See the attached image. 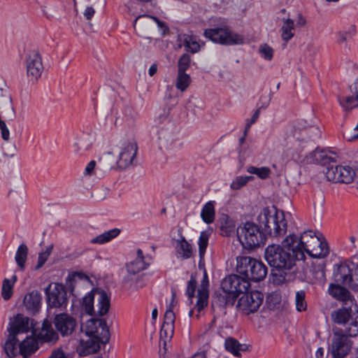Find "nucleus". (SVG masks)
Returning <instances> with one entry per match:
<instances>
[{
  "label": "nucleus",
  "mask_w": 358,
  "mask_h": 358,
  "mask_svg": "<svg viewBox=\"0 0 358 358\" xmlns=\"http://www.w3.org/2000/svg\"><path fill=\"white\" fill-rule=\"evenodd\" d=\"M298 237L294 234L287 236L282 245H270L264 252V257L273 271H278L280 275L294 273L296 271V262L305 257L301 248L296 243Z\"/></svg>",
  "instance_id": "1"
},
{
  "label": "nucleus",
  "mask_w": 358,
  "mask_h": 358,
  "mask_svg": "<svg viewBox=\"0 0 358 358\" xmlns=\"http://www.w3.org/2000/svg\"><path fill=\"white\" fill-rule=\"evenodd\" d=\"M296 245L313 258H324L329 253L328 243L323 235L311 230L303 231Z\"/></svg>",
  "instance_id": "2"
},
{
  "label": "nucleus",
  "mask_w": 358,
  "mask_h": 358,
  "mask_svg": "<svg viewBox=\"0 0 358 358\" xmlns=\"http://www.w3.org/2000/svg\"><path fill=\"white\" fill-rule=\"evenodd\" d=\"M258 221L266 236L277 237L286 233L287 222L282 211L275 209L274 212H271L264 208L259 215Z\"/></svg>",
  "instance_id": "3"
},
{
  "label": "nucleus",
  "mask_w": 358,
  "mask_h": 358,
  "mask_svg": "<svg viewBox=\"0 0 358 358\" xmlns=\"http://www.w3.org/2000/svg\"><path fill=\"white\" fill-rule=\"evenodd\" d=\"M236 271L244 279L259 282L267 274V267L261 261L248 256H239L236 258Z\"/></svg>",
  "instance_id": "4"
},
{
  "label": "nucleus",
  "mask_w": 358,
  "mask_h": 358,
  "mask_svg": "<svg viewBox=\"0 0 358 358\" xmlns=\"http://www.w3.org/2000/svg\"><path fill=\"white\" fill-rule=\"evenodd\" d=\"M357 306L343 305L331 313L332 321L338 324H343V330L350 336L358 335V315H355L354 310H356Z\"/></svg>",
  "instance_id": "5"
},
{
  "label": "nucleus",
  "mask_w": 358,
  "mask_h": 358,
  "mask_svg": "<svg viewBox=\"0 0 358 358\" xmlns=\"http://www.w3.org/2000/svg\"><path fill=\"white\" fill-rule=\"evenodd\" d=\"M237 236L245 248L252 249L264 244L266 235L263 229L253 222H247L237 229Z\"/></svg>",
  "instance_id": "6"
},
{
  "label": "nucleus",
  "mask_w": 358,
  "mask_h": 358,
  "mask_svg": "<svg viewBox=\"0 0 358 358\" xmlns=\"http://www.w3.org/2000/svg\"><path fill=\"white\" fill-rule=\"evenodd\" d=\"M204 36L214 43L222 45H241L245 42V37L227 28H214L206 29Z\"/></svg>",
  "instance_id": "7"
},
{
  "label": "nucleus",
  "mask_w": 358,
  "mask_h": 358,
  "mask_svg": "<svg viewBox=\"0 0 358 358\" xmlns=\"http://www.w3.org/2000/svg\"><path fill=\"white\" fill-rule=\"evenodd\" d=\"M47 304L50 308H65L68 304L67 292L62 283L49 285L45 289Z\"/></svg>",
  "instance_id": "8"
},
{
  "label": "nucleus",
  "mask_w": 358,
  "mask_h": 358,
  "mask_svg": "<svg viewBox=\"0 0 358 358\" xmlns=\"http://www.w3.org/2000/svg\"><path fill=\"white\" fill-rule=\"evenodd\" d=\"M350 336L343 329H337L334 332L331 352L333 358H344L350 351L352 342Z\"/></svg>",
  "instance_id": "9"
},
{
  "label": "nucleus",
  "mask_w": 358,
  "mask_h": 358,
  "mask_svg": "<svg viewBox=\"0 0 358 358\" xmlns=\"http://www.w3.org/2000/svg\"><path fill=\"white\" fill-rule=\"evenodd\" d=\"M158 143L160 149L174 150L180 148V143L176 133L173 122L168 123V128L160 127L157 129Z\"/></svg>",
  "instance_id": "10"
},
{
  "label": "nucleus",
  "mask_w": 358,
  "mask_h": 358,
  "mask_svg": "<svg viewBox=\"0 0 358 358\" xmlns=\"http://www.w3.org/2000/svg\"><path fill=\"white\" fill-rule=\"evenodd\" d=\"M250 286V283L236 274H232L224 278L221 282V289L229 292L237 299L240 294L246 292Z\"/></svg>",
  "instance_id": "11"
},
{
  "label": "nucleus",
  "mask_w": 358,
  "mask_h": 358,
  "mask_svg": "<svg viewBox=\"0 0 358 358\" xmlns=\"http://www.w3.org/2000/svg\"><path fill=\"white\" fill-rule=\"evenodd\" d=\"M355 171L349 166H329L327 168L326 176L334 182L349 184L353 181Z\"/></svg>",
  "instance_id": "12"
},
{
  "label": "nucleus",
  "mask_w": 358,
  "mask_h": 358,
  "mask_svg": "<svg viewBox=\"0 0 358 358\" xmlns=\"http://www.w3.org/2000/svg\"><path fill=\"white\" fill-rule=\"evenodd\" d=\"M238 300V307L247 315L257 311L264 299V294L257 290L244 293Z\"/></svg>",
  "instance_id": "13"
},
{
  "label": "nucleus",
  "mask_w": 358,
  "mask_h": 358,
  "mask_svg": "<svg viewBox=\"0 0 358 358\" xmlns=\"http://www.w3.org/2000/svg\"><path fill=\"white\" fill-rule=\"evenodd\" d=\"M26 68L28 78L32 82L37 81L44 69L42 59L38 52L31 51L27 55Z\"/></svg>",
  "instance_id": "14"
},
{
  "label": "nucleus",
  "mask_w": 358,
  "mask_h": 358,
  "mask_svg": "<svg viewBox=\"0 0 358 358\" xmlns=\"http://www.w3.org/2000/svg\"><path fill=\"white\" fill-rule=\"evenodd\" d=\"M355 264L342 263L335 266L334 269L333 278L337 284L348 285L352 288L353 268Z\"/></svg>",
  "instance_id": "15"
},
{
  "label": "nucleus",
  "mask_w": 358,
  "mask_h": 358,
  "mask_svg": "<svg viewBox=\"0 0 358 358\" xmlns=\"http://www.w3.org/2000/svg\"><path fill=\"white\" fill-rule=\"evenodd\" d=\"M53 323L58 332L62 336L71 335L76 329V320L66 313H60L55 315Z\"/></svg>",
  "instance_id": "16"
},
{
  "label": "nucleus",
  "mask_w": 358,
  "mask_h": 358,
  "mask_svg": "<svg viewBox=\"0 0 358 358\" xmlns=\"http://www.w3.org/2000/svg\"><path fill=\"white\" fill-rule=\"evenodd\" d=\"M138 146L136 142H129L123 144L116 162L120 169H125L131 165L136 157Z\"/></svg>",
  "instance_id": "17"
},
{
  "label": "nucleus",
  "mask_w": 358,
  "mask_h": 358,
  "mask_svg": "<svg viewBox=\"0 0 358 358\" xmlns=\"http://www.w3.org/2000/svg\"><path fill=\"white\" fill-rule=\"evenodd\" d=\"M350 91L352 94L351 95L338 97L339 104L345 111H350L358 107V78L350 86Z\"/></svg>",
  "instance_id": "18"
},
{
  "label": "nucleus",
  "mask_w": 358,
  "mask_h": 358,
  "mask_svg": "<svg viewBox=\"0 0 358 358\" xmlns=\"http://www.w3.org/2000/svg\"><path fill=\"white\" fill-rule=\"evenodd\" d=\"M329 293L336 299L343 302V305H355V301L350 292L341 284H330Z\"/></svg>",
  "instance_id": "19"
},
{
  "label": "nucleus",
  "mask_w": 358,
  "mask_h": 358,
  "mask_svg": "<svg viewBox=\"0 0 358 358\" xmlns=\"http://www.w3.org/2000/svg\"><path fill=\"white\" fill-rule=\"evenodd\" d=\"M42 296L38 291H32L24 297L23 304L28 313L35 315L39 312L41 307Z\"/></svg>",
  "instance_id": "20"
},
{
  "label": "nucleus",
  "mask_w": 358,
  "mask_h": 358,
  "mask_svg": "<svg viewBox=\"0 0 358 358\" xmlns=\"http://www.w3.org/2000/svg\"><path fill=\"white\" fill-rule=\"evenodd\" d=\"M148 257H145L141 249L136 250V257L135 259L127 264V270L129 273L136 274L143 270H145L150 264L147 260Z\"/></svg>",
  "instance_id": "21"
},
{
  "label": "nucleus",
  "mask_w": 358,
  "mask_h": 358,
  "mask_svg": "<svg viewBox=\"0 0 358 358\" xmlns=\"http://www.w3.org/2000/svg\"><path fill=\"white\" fill-rule=\"evenodd\" d=\"M57 333L52 329L49 321L45 320L41 331L37 334V339L41 343H55L58 340Z\"/></svg>",
  "instance_id": "22"
},
{
  "label": "nucleus",
  "mask_w": 358,
  "mask_h": 358,
  "mask_svg": "<svg viewBox=\"0 0 358 358\" xmlns=\"http://www.w3.org/2000/svg\"><path fill=\"white\" fill-rule=\"evenodd\" d=\"M29 318L24 316L22 314H17L14 318L13 322L10 323L8 331L10 334L16 336L19 333H26L29 330Z\"/></svg>",
  "instance_id": "23"
},
{
  "label": "nucleus",
  "mask_w": 358,
  "mask_h": 358,
  "mask_svg": "<svg viewBox=\"0 0 358 358\" xmlns=\"http://www.w3.org/2000/svg\"><path fill=\"white\" fill-rule=\"evenodd\" d=\"M234 295H231L229 292L221 290V292H215L213 297V305L219 307L233 306L236 301Z\"/></svg>",
  "instance_id": "24"
},
{
  "label": "nucleus",
  "mask_w": 358,
  "mask_h": 358,
  "mask_svg": "<svg viewBox=\"0 0 358 358\" xmlns=\"http://www.w3.org/2000/svg\"><path fill=\"white\" fill-rule=\"evenodd\" d=\"M115 162V159L110 152L103 153L97 161L96 170L99 171V176H103L113 169Z\"/></svg>",
  "instance_id": "25"
},
{
  "label": "nucleus",
  "mask_w": 358,
  "mask_h": 358,
  "mask_svg": "<svg viewBox=\"0 0 358 358\" xmlns=\"http://www.w3.org/2000/svg\"><path fill=\"white\" fill-rule=\"evenodd\" d=\"M38 348V341L34 337H27L19 344L20 352L24 357L35 352Z\"/></svg>",
  "instance_id": "26"
},
{
  "label": "nucleus",
  "mask_w": 358,
  "mask_h": 358,
  "mask_svg": "<svg viewBox=\"0 0 358 358\" xmlns=\"http://www.w3.org/2000/svg\"><path fill=\"white\" fill-rule=\"evenodd\" d=\"M176 252L184 259H189L192 255V247L183 236L176 241L175 245Z\"/></svg>",
  "instance_id": "27"
},
{
  "label": "nucleus",
  "mask_w": 358,
  "mask_h": 358,
  "mask_svg": "<svg viewBox=\"0 0 358 358\" xmlns=\"http://www.w3.org/2000/svg\"><path fill=\"white\" fill-rule=\"evenodd\" d=\"M220 229L222 231V234L226 236H231L235 229V224L232 219H231L228 215L222 214L217 220Z\"/></svg>",
  "instance_id": "28"
},
{
  "label": "nucleus",
  "mask_w": 358,
  "mask_h": 358,
  "mask_svg": "<svg viewBox=\"0 0 358 358\" xmlns=\"http://www.w3.org/2000/svg\"><path fill=\"white\" fill-rule=\"evenodd\" d=\"M224 346L228 352L238 357L241 356V351L245 352L248 348L246 344H241L236 339L231 337L225 340Z\"/></svg>",
  "instance_id": "29"
},
{
  "label": "nucleus",
  "mask_w": 358,
  "mask_h": 358,
  "mask_svg": "<svg viewBox=\"0 0 358 358\" xmlns=\"http://www.w3.org/2000/svg\"><path fill=\"white\" fill-rule=\"evenodd\" d=\"M215 217V201H210L203 206L201 211V217L205 223L211 224L214 222Z\"/></svg>",
  "instance_id": "30"
},
{
  "label": "nucleus",
  "mask_w": 358,
  "mask_h": 358,
  "mask_svg": "<svg viewBox=\"0 0 358 358\" xmlns=\"http://www.w3.org/2000/svg\"><path fill=\"white\" fill-rule=\"evenodd\" d=\"M178 41L181 43L180 47L184 46L187 51L196 53L200 50L199 44L192 39V37L187 34L178 36Z\"/></svg>",
  "instance_id": "31"
},
{
  "label": "nucleus",
  "mask_w": 358,
  "mask_h": 358,
  "mask_svg": "<svg viewBox=\"0 0 358 358\" xmlns=\"http://www.w3.org/2000/svg\"><path fill=\"white\" fill-rule=\"evenodd\" d=\"M99 295L98 299V310L97 313L99 316L105 315L109 310L110 308V298L107 293L103 290L98 292Z\"/></svg>",
  "instance_id": "32"
},
{
  "label": "nucleus",
  "mask_w": 358,
  "mask_h": 358,
  "mask_svg": "<svg viewBox=\"0 0 358 358\" xmlns=\"http://www.w3.org/2000/svg\"><path fill=\"white\" fill-rule=\"evenodd\" d=\"M120 232V229L116 228L108 230L93 238L91 240V243L94 244H103L108 243L113 238L117 237L119 235Z\"/></svg>",
  "instance_id": "33"
},
{
  "label": "nucleus",
  "mask_w": 358,
  "mask_h": 358,
  "mask_svg": "<svg viewBox=\"0 0 358 358\" xmlns=\"http://www.w3.org/2000/svg\"><path fill=\"white\" fill-rule=\"evenodd\" d=\"M294 29V21L289 18L282 19V25L280 29L282 39L288 42L294 36L292 31Z\"/></svg>",
  "instance_id": "34"
},
{
  "label": "nucleus",
  "mask_w": 358,
  "mask_h": 358,
  "mask_svg": "<svg viewBox=\"0 0 358 358\" xmlns=\"http://www.w3.org/2000/svg\"><path fill=\"white\" fill-rule=\"evenodd\" d=\"M28 255L27 246L22 243L18 247L15 253V260L20 268L23 271L25 268V263Z\"/></svg>",
  "instance_id": "35"
},
{
  "label": "nucleus",
  "mask_w": 358,
  "mask_h": 358,
  "mask_svg": "<svg viewBox=\"0 0 358 358\" xmlns=\"http://www.w3.org/2000/svg\"><path fill=\"white\" fill-rule=\"evenodd\" d=\"M18 339L16 336L10 334L4 345V350L6 354L9 357H15L17 355V345Z\"/></svg>",
  "instance_id": "36"
},
{
  "label": "nucleus",
  "mask_w": 358,
  "mask_h": 358,
  "mask_svg": "<svg viewBox=\"0 0 358 358\" xmlns=\"http://www.w3.org/2000/svg\"><path fill=\"white\" fill-rule=\"evenodd\" d=\"M94 338L104 344L109 341L110 333L105 320H99L98 335L94 336Z\"/></svg>",
  "instance_id": "37"
},
{
  "label": "nucleus",
  "mask_w": 358,
  "mask_h": 358,
  "mask_svg": "<svg viewBox=\"0 0 358 358\" xmlns=\"http://www.w3.org/2000/svg\"><path fill=\"white\" fill-rule=\"evenodd\" d=\"M12 280L13 282L6 278L3 280L1 295L3 299L6 301L10 299L13 295V287L14 283L17 281V276L15 275L12 276Z\"/></svg>",
  "instance_id": "38"
},
{
  "label": "nucleus",
  "mask_w": 358,
  "mask_h": 358,
  "mask_svg": "<svg viewBox=\"0 0 358 358\" xmlns=\"http://www.w3.org/2000/svg\"><path fill=\"white\" fill-rule=\"evenodd\" d=\"M247 172L250 174H255L260 179L264 180L269 177L271 169L267 166L256 167L250 166L247 168Z\"/></svg>",
  "instance_id": "39"
},
{
  "label": "nucleus",
  "mask_w": 358,
  "mask_h": 358,
  "mask_svg": "<svg viewBox=\"0 0 358 358\" xmlns=\"http://www.w3.org/2000/svg\"><path fill=\"white\" fill-rule=\"evenodd\" d=\"M169 109L164 108L159 115L155 118V126L157 129L160 127L168 128V123L171 122L169 120Z\"/></svg>",
  "instance_id": "40"
},
{
  "label": "nucleus",
  "mask_w": 358,
  "mask_h": 358,
  "mask_svg": "<svg viewBox=\"0 0 358 358\" xmlns=\"http://www.w3.org/2000/svg\"><path fill=\"white\" fill-rule=\"evenodd\" d=\"M94 294L92 292H88L83 298L82 301V306L83 307L85 311L88 314L92 315L94 310Z\"/></svg>",
  "instance_id": "41"
},
{
  "label": "nucleus",
  "mask_w": 358,
  "mask_h": 358,
  "mask_svg": "<svg viewBox=\"0 0 358 358\" xmlns=\"http://www.w3.org/2000/svg\"><path fill=\"white\" fill-rule=\"evenodd\" d=\"M190 83V77L185 72H178L176 86L181 90L185 91Z\"/></svg>",
  "instance_id": "42"
},
{
  "label": "nucleus",
  "mask_w": 358,
  "mask_h": 358,
  "mask_svg": "<svg viewBox=\"0 0 358 358\" xmlns=\"http://www.w3.org/2000/svg\"><path fill=\"white\" fill-rule=\"evenodd\" d=\"M99 343L100 341L94 338L87 341L84 347L83 355H87L98 352L100 349Z\"/></svg>",
  "instance_id": "43"
},
{
  "label": "nucleus",
  "mask_w": 358,
  "mask_h": 358,
  "mask_svg": "<svg viewBox=\"0 0 358 358\" xmlns=\"http://www.w3.org/2000/svg\"><path fill=\"white\" fill-rule=\"evenodd\" d=\"M208 290H198L196 308L198 312L201 311L208 304Z\"/></svg>",
  "instance_id": "44"
},
{
  "label": "nucleus",
  "mask_w": 358,
  "mask_h": 358,
  "mask_svg": "<svg viewBox=\"0 0 358 358\" xmlns=\"http://www.w3.org/2000/svg\"><path fill=\"white\" fill-rule=\"evenodd\" d=\"M174 333V326L162 324L160 329V341H163L164 344L166 345V341L171 339Z\"/></svg>",
  "instance_id": "45"
},
{
  "label": "nucleus",
  "mask_w": 358,
  "mask_h": 358,
  "mask_svg": "<svg viewBox=\"0 0 358 358\" xmlns=\"http://www.w3.org/2000/svg\"><path fill=\"white\" fill-rule=\"evenodd\" d=\"M254 177L252 176H237L235 180L231 183L230 187L232 189H239L245 186L249 181L253 180Z\"/></svg>",
  "instance_id": "46"
},
{
  "label": "nucleus",
  "mask_w": 358,
  "mask_h": 358,
  "mask_svg": "<svg viewBox=\"0 0 358 358\" xmlns=\"http://www.w3.org/2000/svg\"><path fill=\"white\" fill-rule=\"evenodd\" d=\"M209 235L206 231H201L199 238V253L200 259H201L206 252V248L208 244Z\"/></svg>",
  "instance_id": "47"
},
{
  "label": "nucleus",
  "mask_w": 358,
  "mask_h": 358,
  "mask_svg": "<svg viewBox=\"0 0 358 358\" xmlns=\"http://www.w3.org/2000/svg\"><path fill=\"white\" fill-rule=\"evenodd\" d=\"M306 292L303 290L296 292L295 296L296 308L298 311L301 312L306 309L307 303L306 301Z\"/></svg>",
  "instance_id": "48"
},
{
  "label": "nucleus",
  "mask_w": 358,
  "mask_h": 358,
  "mask_svg": "<svg viewBox=\"0 0 358 358\" xmlns=\"http://www.w3.org/2000/svg\"><path fill=\"white\" fill-rule=\"evenodd\" d=\"M98 329L99 320L91 319L87 322L85 326V331L87 335L94 338V336L98 335Z\"/></svg>",
  "instance_id": "49"
},
{
  "label": "nucleus",
  "mask_w": 358,
  "mask_h": 358,
  "mask_svg": "<svg viewBox=\"0 0 358 358\" xmlns=\"http://www.w3.org/2000/svg\"><path fill=\"white\" fill-rule=\"evenodd\" d=\"M0 110H11L13 113L12 117L15 116L13 108L12 106V99L8 94H0Z\"/></svg>",
  "instance_id": "50"
},
{
  "label": "nucleus",
  "mask_w": 358,
  "mask_h": 358,
  "mask_svg": "<svg viewBox=\"0 0 358 358\" xmlns=\"http://www.w3.org/2000/svg\"><path fill=\"white\" fill-rule=\"evenodd\" d=\"M191 58L188 54H183L178 62V72H185L190 66Z\"/></svg>",
  "instance_id": "51"
},
{
  "label": "nucleus",
  "mask_w": 358,
  "mask_h": 358,
  "mask_svg": "<svg viewBox=\"0 0 358 358\" xmlns=\"http://www.w3.org/2000/svg\"><path fill=\"white\" fill-rule=\"evenodd\" d=\"M52 245H50L46 248L45 251L38 254V262L36 266V269H38L44 265L52 252Z\"/></svg>",
  "instance_id": "52"
},
{
  "label": "nucleus",
  "mask_w": 358,
  "mask_h": 358,
  "mask_svg": "<svg viewBox=\"0 0 358 358\" xmlns=\"http://www.w3.org/2000/svg\"><path fill=\"white\" fill-rule=\"evenodd\" d=\"M259 52L262 57L266 60L270 61L273 56V48L266 43L262 44L259 46Z\"/></svg>",
  "instance_id": "53"
},
{
  "label": "nucleus",
  "mask_w": 358,
  "mask_h": 358,
  "mask_svg": "<svg viewBox=\"0 0 358 358\" xmlns=\"http://www.w3.org/2000/svg\"><path fill=\"white\" fill-rule=\"evenodd\" d=\"M355 27L352 26L348 31H341L338 33V42L342 43L345 42L348 39L352 38L355 34Z\"/></svg>",
  "instance_id": "54"
},
{
  "label": "nucleus",
  "mask_w": 358,
  "mask_h": 358,
  "mask_svg": "<svg viewBox=\"0 0 358 358\" xmlns=\"http://www.w3.org/2000/svg\"><path fill=\"white\" fill-rule=\"evenodd\" d=\"M196 287V280L193 276H191L187 286L186 294L189 299H192Z\"/></svg>",
  "instance_id": "55"
},
{
  "label": "nucleus",
  "mask_w": 358,
  "mask_h": 358,
  "mask_svg": "<svg viewBox=\"0 0 358 358\" xmlns=\"http://www.w3.org/2000/svg\"><path fill=\"white\" fill-rule=\"evenodd\" d=\"M175 319L176 317L173 310L169 308L165 312L163 324L174 326Z\"/></svg>",
  "instance_id": "56"
},
{
  "label": "nucleus",
  "mask_w": 358,
  "mask_h": 358,
  "mask_svg": "<svg viewBox=\"0 0 358 358\" xmlns=\"http://www.w3.org/2000/svg\"><path fill=\"white\" fill-rule=\"evenodd\" d=\"M97 162L92 160L90 161L85 167V173L86 175L92 176V174L99 175V171L96 170Z\"/></svg>",
  "instance_id": "57"
},
{
  "label": "nucleus",
  "mask_w": 358,
  "mask_h": 358,
  "mask_svg": "<svg viewBox=\"0 0 358 358\" xmlns=\"http://www.w3.org/2000/svg\"><path fill=\"white\" fill-rule=\"evenodd\" d=\"M141 18H151L155 22H157V25L159 27H165V24L164 22H162L160 21L157 17H155V16H150V15H139L138 16L134 21V27L135 28L136 26V24L138 22V21L141 19Z\"/></svg>",
  "instance_id": "58"
},
{
  "label": "nucleus",
  "mask_w": 358,
  "mask_h": 358,
  "mask_svg": "<svg viewBox=\"0 0 358 358\" xmlns=\"http://www.w3.org/2000/svg\"><path fill=\"white\" fill-rule=\"evenodd\" d=\"M352 289L355 291H358V264H355V267L353 268Z\"/></svg>",
  "instance_id": "59"
},
{
  "label": "nucleus",
  "mask_w": 358,
  "mask_h": 358,
  "mask_svg": "<svg viewBox=\"0 0 358 358\" xmlns=\"http://www.w3.org/2000/svg\"><path fill=\"white\" fill-rule=\"evenodd\" d=\"M75 145L77 147L76 150V152H79L80 150H87L90 148V144L87 143L84 139H79L76 143Z\"/></svg>",
  "instance_id": "60"
},
{
  "label": "nucleus",
  "mask_w": 358,
  "mask_h": 358,
  "mask_svg": "<svg viewBox=\"0 0 358 358\" xmlns=\"http://www.w3.org/2000/svg\"><path fill=\"white\" fill-rule=\"evenodd\" d=\"M319 157H320V162L323 164H330L331 162H336L333 157L327 155L324 152H321Z\"/></svg>",
  "instance_id": "61"
},
{
  "label": "nucleus",
  "mask_w": 358,
  "mask_h": 358,
  "mask_svg": "<svg viewBox=\"0 0 358 358\" xmlns=\"http://www.w3.org/2000/svg\"><path fill=\"white\" fill-rule=\"evenodd\" d=\"M95 13L94 9L92 6H87L84 12V16L87 20H90L94 16Z\"/></svg>",
  "instance_id": "62"
},
{
  "label": "nucleus",
  "mask_w": 358,
  "mask_h": 358,
  "mask_svg": "<svg viewBox=\"0 0 358 358\" xmlns=\"http://www.w3.org/2000/svg\"><path fill=\"white\" fill-rule=\"evenodd\" d=\"M208 279L207 273L205 271L204 274H203V280L201 283V288L199 289V290H208Z\"/></svg>",
  "instance_id": "63"
},
{
  "label": "nucleus",
  "mask_w": 358,
  "mask_h": 358,
  "mask_svg": "<svg viewBox=\"0 0 358 358\" xmlns=\"http://www.w3.org/2000/svg\"><path fill=\"white\" fill-rule=\"evenodd\" d=\"M48 358H66L64 352L62 350H55Z\"/></svg>",
  "instance_id": "64"
}]
</instances>
